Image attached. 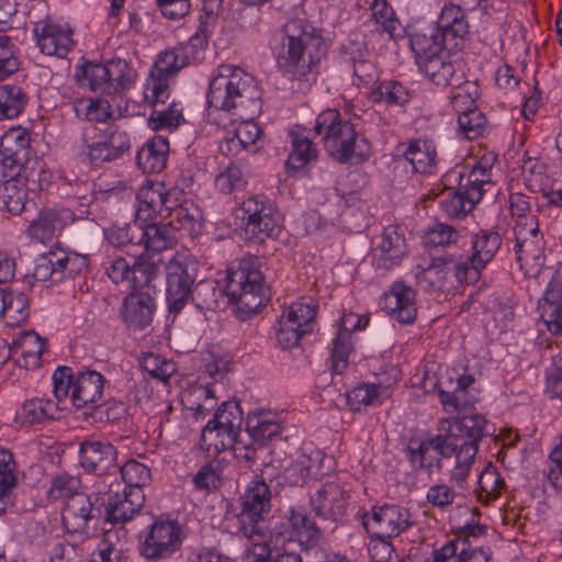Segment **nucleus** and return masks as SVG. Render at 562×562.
Wrapping results in <instances>:
<instances>
[{
	"label": "nucleus",
	"instance_id": "nucleus-1",
	"mask_svg": "<svg viewBox=\"0 0 562 562\" xmlns=\"http://www.w3.org/2000/svg\"><path fill=\"white\" fill-rule=\"evenodd\" d=\"M210 106L225 111L239 124L234 130L235 137L249 149L256 146L262 130L255 122L261 112V91L255 78L243 69L222 65L210 83L207 93Z\"/></svg>",
	"mask_w": 562,
	"mask_h": 562
},
{
	"label": "nucleus",
	"instance_id": "nucleus-2",
	"mask_svg": "<svg viewBox=\"0 0 562 562\" xmlns=\"http://www.w3.org/2000/svg\"><path fill=\"white\" fill-rule=\"evenodd\" d=\"M195 306L201 311H216L225 306L226 300L240 308L257 314L265 305L263 276L257 258H243L236 269H228L225 288L214 280L199 282L191 292Z\"/></svg>",
	"mask_w": 562,
	"mask_h": 562
},
{
	"label": "nucleus",
	"instance_id": "nucleus-3",
	"mask_svg": "<svg viewBox=\"0 0 562 562\" xmlns=\"http://www.w3.org/2000/svg\"><path fill=\"white\" fill-rule=\"evenodd\" d=\"M323 38L303 19L289 20L281 30L278 66L292 78L307 76L324 55Z\"/></svg>",
	"mask_w": 562,
	"mask_h": 562
},
{
	"label": "nucleus",
	"instance_id": "nucleus-4",
	"mask_svg": "<svg viewBox=\"0 0 562 562\" xmlns=\"http://www.w3.org/2000/svg\"><path fill=\"white\" fill-rule=\"evenodd\" d=\"M315 132L322 136L327 153L339 162H362L371 154L370 143L359 137L355 125L335 109L317 116Z\"/></svg>",
	"mask_w": 562,
	"mask_h": 562
},
{
	"label": "nucleus",
	"instance_id": "nucleus-5",
	"mask_svg": "<svg viewBox=\"0 0 562 562\" xmlns=\"http://www.w3.org/2000/svg\"><path fill=\"white\" fill-rule=\"evenodd\" d=\"M317 307L313 297H301L284 307L277 330V341L281 348L296 347L301 338L313 330Z\"/></svg>",
	"mask_w": 562,
	"mask_h": 562
},
{
	"label": "nucleus",
	"instance_id": "nucleus-6",
	"mask_svg": "<svg viewBox=\"0 0 562 562\" xmlns=\"http://www.w3.org/2000/svg\"><path fill=\"white\" fill-rule=\"evenodd\" d=\"M184 532L178 521L159 518L140 535L139 550L148 561L172 557L181 548Z\"/></svg>",
	"mask_w": 562,
	"mask_h": 562
},
{
	"label": "nucleus",
	"instance_id": "nucleus-7",
	"mask_svg": "<svg viewBox=\"0 0 562 562\" xmlns=\"http://www.w3.org/2000/svg\"><path fill=\"white\" fill-rule=\"evenodd\" d=\"M322 531L303 506H291L283 521L270 529V542L284 547L289 541H297L305 549L316 546Z\"/></svg>",
	"mask_w": 562,
	"mask_h": 562
},
{
	"label": "nucleus",
	"instance_id": "nucleus-8",
	"mask_svg": "<svg viewBox=\"0 0 562 562\" xmlns=\"http://www.w3.org/2000/svg\"><path fill=\"white\" fill-rule=\"evenodd\" d=\"M95 487L101 501L105 504L108 520L111 522H126L133 519L144 506V492L142 490L130 491L124 488L120 493L121 484L115 477H100Z\"/></svg>",
	"mask_w": 562,
	"mask_h": 562
},
{
	"label": "nucleus",
	"instance_id": "nucleus-9",
	"mask_svg": "<svg viewBox=\"0 0 562 562\" xmlns=\"http://www.w3.org/2000/svg\"><path fill=\"white\" fill-rule=\"evenodd\" d=\"M237 216L244 223L245 237L256 243L276 237L280 232L279 212L259 196H249L244 200L237 210Z\"/></svg>",
	"mask_w": 562,
	"mask_h": 562
},
{
	"label": "nucleus",
	"instance_id": "nucleus-10",
	"mask_svg": "<svg viewBox=\"0 0 562 562\" xmlns=\"http://www.w3.org/2000/svg\"><path fill=\"white\" fill-rule=\"evenodd\" d=\"M416 279L419 283H426L434 290H445L457 283L476 282V272L467 270L463 266L459 251L447 252L442 256L431 258L426 267H417Z\"/></svg>",
	"mask_w": 562,
	"mask_h": 562
},
{
	"label": "nucleus",
	"instance_id": "nucleus-11",
	"mask_svg": "<svg viewBox=\"0 0 562 562\" xmlns=\"http://www.w3.org/2000/svg\"><path fill=\"white\" fill-rule=\"evenodd\" d=\"M160 191L150 188H142L136 196L135 221L122 227H113L108 233V240L115 247L127 244L140 245V225L144 222L154 221L156 212L161 210L164 204Z\"/></svg>",
	"mask_w": 562,
	"mask_h": 562
},
{
	"label": "nucleus",
	"instance_id": "nucleus-12",
	"mask_svg": "<svg viewBox=\"0 0 562 562\" xmlns=\"http://www.w3.org/2000/svg\"><path fill=\"white\" fill-rule=\"evenodd\" d=\"M362 525L371 536L395 538L415 525L411 510L398 505L374 506L362 516Z\"/></svg>",
	"mask_w": 562,
	"mask_h": 562
},
{
	"label": "nucleus",
	"instance_id": "nucleus-13",
	"mask_svg": "<svg viewBox=\"0 0 562 562\" xmlns=\"http://www.w3.org/2000/svg\"><path fill=\"white\" fill-rule=\"evenodd\" d=\"M194 261L186 252H177L166 265L167 302L170 312L178 313L187 303L194 282Z\"/></svg>",
	"mask_w": 562,
	"mask_h": 562
},
{
	"label": "nucleus",
	"instance_id": "nucleus-14",
	"mask_svg": "<svg viewBox=\"0 0 562 562\" xmlns=\"http://www.w3.org/2000/svg\"><path fill=\"white\" fill-rule=\"evenodd\" d=\"M241 411L235 402H224L203 429V439L214 441L216 450L232 448L240 432Z\"/></svg>",
	"mask_w": 562,
	"mask_h": 562
},
{
	"label": "nucleus",
	"instance_id": "nucleus-15",
	"mask_svg": "<svg viewBox=\"0 0 562 562\" xmlns=\"http://www.w3.org/2000/svg\"><path fill=\"white\" fill-rule=\"evenodd\" d=\"M447 191L443 193L439 204L449 217L461 218L473 210L481 201V192L476 188H469L463 183V173L454 168L443 177Z\"/></svg>",
	"mask_w": 562,
	"mask_h": 562
},
{
	"label": "nucleus",
	"instance_id": "nucleus-16",
	"mask_svg": "<svg viewBox=\"0 0 562 562\" xmlns=\"http://www.w3.org/2000/svg\"><path fill=\"white\" fill-rule=\"evenodd\" d=\"M436 447L442 459V467L450 473V481L463 487L477 454V447L460 443L451 437H437Z\"/></svg>",
	"mask_w": 562,
	"mask_h": 562
},
{
	"label": "nucleus",
	"instance_id": "nucleus-17",
	"mask_svg": "<svg viewBox=\"0 0 562 562\" xmlns=\"http://www.w3.org/2000/svg\"><path fill=\"white\" fill-rule=\"evenodd\" d=\"M473 383L474 378L470 374L447 372V378L438 383L439 401L443 411L448 414L468 412L476 402L475 395L469 390Z\"/></svg>",
	"mask_w": 562,
	"mask_h": 562
},
{
	"label": "nucleus",
	"instance_id": "nucleus-18",
	"mask_svg": "<svg viewBox=\"0 0 562 562\" xmlns=\"http://www.w3.org/2000/svg\"><path fill=\"white\" fill-rule=\"evenodd\" d=\"M514 234V249L520 266L540 267L544 260V241L536 217L517 222Z\"/></svg>",
	"mask_w": 562,
	"mask_h": 562
},
{
	"label": "nucleus",
	"instance_id": "nucleus-19",
	"mask_svg": "<svg viewBox=\"0 0 562 562\" xmlns=\"http://www.w3.org/2000/svg\"><path fill=\"white\" fill-rule=\"evenodd\" d=\"M77 221L75 213L64 206L41 210L26 228L27 236L41 244H47L59 237L64 229Z\"/></svg>",
	"mask_w": 562,
	"mask_h": 562
},
{
	"label": "nucleus",
	"instance_id": "nucleus-20",
	"mask_svg": "<svg viewBox=\"0 0 562 562\" xmlns=\"http://www.w3.org/2000/svg\"><path fill=\"white\" fill-rule=\"evenodd\" d=\"M33 170L14 166L3 169L0 182V210L21 214L26 204L27 184Z\"/></svg>",
	"mask_w": 562,
	"mask_h": 562
},
{
	"label": "nucleus",
	"instance_id": "nucleus-21",
	"mask_svg": "<svg viewBox=\"0 0 562 562\" xmlns=\"http://www.w3.org/2000/svg\"><path fill=\"white\" fill-rule=\"evenodd\" d=\"M272 494L265 480L255 477L245 488L240 496L241 512L239 514L240 525H260L271 509Z\"/></svg>",
	"mask_w": 562,
	"mask_h": 562
},
{
	"label": "nucleus",
	"instance_id": "nucleus-22",
	"mask_svg": "<svg viewBox=\"0 0 562 562\" xmlns=\"http://www.w3.org/2000/svg\"><path fill=\"white\" fill-rule=\"evenodd\" d=\"M33 34L37 47L47 56L64 58L74 46L71 30L50 19L37 21L33 27Z\"/></svg>",
	"mask_w": 562,
	"mask_h": 562
},
{
	"label": "nucleus",
	"instance_id": "nucleus-23",
	"mask_svg": "<svg viewBox=\"0 0 562 562\" xmlns=\"http://www.w3.org/2000/svg\"><path fill=\"white\" fill-rule=\"evenodd\" d=\"M382 308L401 324H413L417 317L416 293L403 281L394 282L381 300Z\"/></svg>",
	"mask_w": 562,
	"mask_h": 562
},
{
	"label": "nucleus",
	"instance_id": "nucleus-24",
	"mask_svg": "<svg viewBox=\"0 0 562 562\" xmlns=\"http://www.w3.org/2000/svg\"><path fill=\"white\" fill-rule=\"evenodd\" d=\"M349 494L336 482L325 483L310 498L314 513L324 519L338 521L347 513Z\"/></svg>",
	"mask_w": 562,
	"mask_h": 562
},
{
	"label": "nucleus",
	"instance_id": "nucleus-25",
	"mask_svg": "<svg viewBox=\"0 0 562 562\" xmlns=\"http://www.w3.org/2000/svg\"><path fill=\"white\" fill-rule=\"evenodd\" d=\"M144 188H150L156 191H160L161 200L164 204L161 205V210L156 212V216L159 215L161 217H170L169 224L175 225L178 224L177 232L180 229H184L192 233H198L201 228V213L200 210L191 204H173L171 201V195L165 190L162 183H151L149 186H145Z\"/></svg>",
	"mask_w": 562,
	"mask_h": 562
},
{
	"label": "nucleus",
	"instance_id": "nucleus-26",
	"mask_svg": "<svg viewBox=\"0 0 562 562\" xmlns=\"http://www.w3.org/2000/svg\"><path fill=\"white\" fill-rule=\"evenodd\" d=\"M400 156L412 167V170L420 175H434L438 168V153L434 140L417 137L404 142L397 147Z\"/></svg>",
	"mask_w": 562,
	"mask_h": 562
},
{
	"label": "nucleus",
	"instance_id": "nucleus-27",
	"mask_svg": "<svg viewBox=\"0 0 562 562\" xmlns=\"http://www.w3.org/2000/svg\"><path fill=\"white\" fill-rule=\"evenodd\" d=\"M502 245V237L497 232L480 231L472 239V254L459 252L460 259L467 270L476 272V281L482 269L494 258Z\"/></svg>",
	"mask_w": 562,
	"mask_h": 562
},
{
	"label": "nucleus",
	"instance_id": "nucleus-28",
	"mask_svg": "<svg viewBox=\"0 0 562 562\" xmlns=\"http://www.w3.org/2000/svg\"><path fill=\"white\" fill-rule=\"evenodd\" d=\"M156 304L146 292H132L122 303L120 313L124 324L132 330H140L153 322Z\"/></svg>",
	"mask_w": 562,
	"mask_h": 562
},
{
	"label": "nucleus",
	"instance_id": "nucleus-29",
	"mask_svg": "<svg viewBox=\"0 0 562 562\" xmlns=\"http://www.w3.org/2000/svg\"><path fill=\"white\" fill-rule=\"evenodd\" d=\"M449 423V429L446 437H451L460 443H471L479 448V442L487 436L494 434V427L481 414H473L463 417H453Z\"/></svg>",
	"mask_w": 562,
	"mask_h": 562
},
{
	"label": "nucleus",
	"instance_id": "nucleus-30",
	"mask_svg": "<svg viewBox=\"0 0 562 562\" xmlns=\"http://www.w3.org/2000/svg\"><path fill=\"white\" fill-rule=\"evenodd\" d=\"M407 252L406 239L398 226H387L381 236L380 243L373 250V257L379 268L392 269L400 265Z\"/></svg>",
	"mask_w": 562,
	"mask_h": 562
},
{
	"label": "nucleus",
	"instance_id": "nucleus-31",
	"mask_svg": "<svg viewBox=\"0 0 562 562\" xmlns=\"http://www.w3.org/2000/svg\"><path fill=\"white\" fill-rule=\"evenodd\" d=\"M539 308L548 330L562 334V267L553 274Z\"/></svg>",
	"mask_w": 562,
	"mask_h": 562
},
{
	"label": "nucleus",
	"instance_id": "nucleus-32",
	"mask_svg": "<svg viewBox=\"0 0 562 562\" xmlns=\"http://www.w3.org/2000/svg\"><path fill=\"white\" fill-rule=\"evenodd\" d=\"M104 376L94 370H85L77 373L70 403L76 408L98 404L103 396Z\"/></svg>",
	"mask_w": 562,
	"mask_h": 562
},
{
	"label": "nucleus",
	"instance_id": "nucleus-33",
	"mask_svg": "<svg viewBox=\"0 0 562 562\" xmlns=\"http://www.w3.org/2000/svg\"><path fill=\"white\" fill-rule=\"evenodd\" d=\"M116 458L115 447L108 441H85L80 445V464L100 476L115 468Z\"/></svg>",
	"mask_w": 562,
	"mask_h": 562
},
{
	"label": "nucleus",
	"instance_id": "nucleus-34",
	"mask_svg": "<svg viewBox=\"0 0 562 562\" xmlns=\"http://www.w3.org/2000/svg\"><path fill=\"white\" fill-rule=\"evenodd\" d=\"M31 136L29 132L21 127H12L8 130L0 138V153L2 154L3 169L14 166L27 167L24 160L27 155Z\"/></svg>",
	"mask_w": 562,
	"mask_h": 562
},
{
	"label": "nucleus",
	"instance_id": "nucleus-35",
	"mask_svg": "<svg viewBox=\"0 0 562 562\" xmlns=\"http://www.w3.org/2000/svg\"><path fill=\"white\" fill-rule=\"evenodd\" d=\"M131 147L130 137L124 131H113L103 142L88 146V157L93 165L121 158Z\"/></svg>",
	"mask_w": 562,
	"mask_h": 562
},
{
	"label": "nucleus",
	"instance_id": "nucleus-36",
	"mask_svg": "<svg viewBox=\"0 0 562 562\" xmlns=\"http://www.w3.org/2000/svg\"><path fill=\"white\" fill-rule=\"evenodd\" d=\"M144 222L140 225V245H144L145 250L148 252L153 250L160 252L162 250L172 248L178 243L177 227L171 224H154Z\"/></svg>",
	"mask_w": 562,
	"mask_h": 562
},
{
	"label": "nucleus",
	"instance_id": "nucleus-37",
	"mask_svg": "<svg viewBox=\"0 0 562 562\" xmlns=\"http://www.w3.org/2000/svg\"><path fill=\"white\" fill-rule=\"evenodd\" d=\"M246 430L255 442L263 445L280 435L281 423L276 413L267 409H255L247 416Z\"/></svg>",
	"mask_w": 562,
	"mask_h": 562
},
{
	"label": "nucleus",
	"instance_id": "nucleus-38",
	"mask_svg": "<svg viewBox=\"0 0 562 562\" xmlns=\"http://www.w3.org/2000/svg\"><path fill=\"white\" fill-rule=\"evenodd\" d=\"M13 359L25 369H35L41 364L44 342L35 331H25L12 341Z\"/></svg>",
	"mask_w": 562,
	"mask_h": 562
},
{
	"label": "nucleus",
	"instance_id": "nucleus-39",
	"mask_svg": "<svg viewBox=\"0 0 562 562\" xmlns=\"http://www.w3.org/2000/svg\"><path fill=\"white\" fill-rule=\"evenodd\" d=\"M168 153V139L161 135L154 136L137 153L136 161L146 173L160 172L166 166Z\"/></svg>",
	"mask_w": 562,
	"mask_h": 562
},
{
	"label": "nucleus",
	"instance_id": "nucleus-40",
	"mask_svg": "<svg viewBox=\"0 0 562 562\" xmlns=\"http://www.w3.org/2000/svg\"><path fill=\"white\" fill-rule=\"evenodd\" d=\"M30 314L29 299L20 291L11 288L0 289V316L10 326L23 323Z\"/></svg>",
	"mask_w": 562,
	"mask_h": 562
},
{
	"label": "nucleus",
	"instance_id": "nucleus-41",
	"mask_svg": "<svg viewBox=\"0 0 562 562\" xmlns=\"http://www.w3.org/2000/svg\"><path fill=\"white\" fill-rule=\"evenodd\" d=\"M59 413V404H55L52 400L32 398L23 403L15 418L22 426H33L56 419Z\"/></svg>",
	"mask_w": 562,
	"mask_h": 562
},
{
	"label": "nucleus",
	"instance_id": "nucleus-42",
	"mask_svg": "<svg viewBox=\"0 0 562 562\" xmlns=\"http://www.w3.org/2000/svg\"><path fill=\"white\" fill-rule=\"evenodd\" d=\"M91 509L92 505L87 495H74L67 501L61 513L65 528L74 533L83 532L87 529L88 521L91 519Z\"/></svg>",
	"mask_w": 562,
	"mask_h": 562
},
{
	"label": "nucleus",
	"instance_id": "nucleus-43",
	"mask_svg": "<svg viewBox=\"0 0 562 562\" xmlns=\"http://www.w3.org/2000/svg\"><path fill=\"white\" fill-rule=\"evenodd\" d=\"M446 37L437 29L429 27L428 33L416 32L411 35L409 44L416 63L435 57L445 52Z\"/></svg>",
	"mask_w": 562,
	"mask_h": 562
},
{
	"label": "nucleus",
	"instance_id": "nucleus-44",
	"mask_svg": "<svg viewBox=\"0 0 562 562\" xmlns=\"http://www.w3.org/2000/svg\"><path fill=\"white\" fill-rule=\"evenodd\" d=\"M65 258L66 251L63 249L50 250L42 255L35 266L34 276L40 281L60 282L66 278Z\"/></svg>",
	"mask_w": 562,
	"mask_h": 562
},
{
	"label": "nucleus",
	"instance_id": "nucleus-45",
	"mask_svg": "<svg viewBox=\"0 0 562 562\" xmlns=\"http://www.w3.org/2000/svg\"><path fill=\"white\" fill-rule=\"evenodd\" d=\"M419 69L437 86H449L453 83L454 66L448 59L446 52L417 64Z\"/></svg>",
	"mask_w": 562,
	"mask_h": 562
},
{
	"label": "nucleus",
	"instance_id": "nucleus-46",
	"mask_svg": "<svg viewBox=\"0 0 562 562\" xmlns=\"http://www.w3.org/2000/svg\"><path fill=\"white\" fill-rule=\"evenodd\" d=\"M437 29L446 38L462 37L468 32V24L461 8L457 4H446L437 22Z\"/></svg>",
	"mask_w": 562,
	"mask_h": 562
},
{
	"label": "nucleus",
	"instance_id": "nucleus-47",
	"mask_svg": "<svg viewBox=\"0 0 562 562\" xmlns=\"http://www.w3.org/2000/svg\"><path fill=\"white\" fill-rule=\"evenodd\" d=\"M76 76L81 87L94 92L113 94V87H110L109 83L106 64L87 63Z\"/></svg>",
	"mask_w": 562,
	"mask_h": 562
},
{
	"label": "nucleus",
	"instance_id": "nucleus-48",
	"mask_svg": "<svg viewBox=\"0 0 562 562\" xmlns=\"http://www.w3.org/2000/svg\"><path fill=\"white\" fill-rule=\"evenodd\" d=\"M370 10L379 31L386 33L393 40L402 35V24L386 0H373Z\"/></svg>",
	"mask_w": 562,
	"mask_h": 562
},
{
	"label": "nucleus",
	"instance_id": "nucleus-49",
	"mask_svg": "<svg viewBox=\"0 0 562 562\" xmlns=\"http://www.w3.org/2000/svg\"><path fill=\"white\" fill-rule=\"evenodd\" d=\"M189 64L188 56L182 47H172L160 52L151 68L157 75L167 77L171 80L176 75Z\"/></svg>",
	"mask_w": 562,
	"mask_h": 562
},
{
	"label": "nucleus",
	"instance_id": "nucleus-50",
	"mask_svg": "<svg viewBox=\"0 0 562 562\" xmlns=\"http://www.w3.org/2000/svg\"><path fill=\"white\" fill-rule=\"evenodd\" d=\"M292 151L285 162L288 169L299 170L317 157V151L312 142L303 133L292 131Z\"/></svg>",
	"mask_w": 562,
	"mask_h": 562
},
{
	"label": "nucleus",
	"instance_id": "nucleus-51",
	"mask_svg": "<svg viewBox=\"0 0 562 562\" xmlns=\"http://www.w3.org/2000/svg\"><path fill=\"white\" fill-rule=\"evenodd\" d=\"M370 99L374 103L387 106H403L411 100L409 90L398 81H384L371 91Z\"/></svg>",
	"mask_w": 562,
	"mask_h": 562
},
{
	"label": "nucleus",
	"instance_id": "nucleus-52",
	"mask_svg": "<svg viewBox=\"0 0 562 562\" xmlns=\"http://www.w3.org/2000/svg\"><path fill=\"white\" fill-rule=\"evenodd\" d=\"M239 532L245 538L252 541V546L246 551V553L269 559L273 549L277 550L281 548L270 542V530H266L261 525L243 524L239 527Z\"/></svg>",
	"mask_w": 562,
	"mask_h": 562
},
{
	"label": "nucleus",
	"instance_id": "nucleus-53",
	"mask_svg": "<svg viewBox=\"0 0 562 562\" xmlns=\"http://www.w3.org/2000/svg\"><path fill=\"white\" fill-rule=\"evenodd\" d=\"M106 71L110 87H113V93H119L130 89L137 77L136 70L132 65L121 58H114L106 63Z\"/></svg>",
	"mask_w": 562,
	"mask_h": 562
},
{
	"label": "nucleus",
	"instance_id": "nucleus-54",
	"mask_svg": "<svg viewBox=\"0 0 562 562\" xmlns=\"http://www.w3.org/2000/svg\"><path fill=\"white\" fill-rule=\"evenodd\" d=\"M479 488L476 490L477 498L481 503L487 504L492 499L499 497L505 482L498 470L492 463H488L479 476Z\"/></svg>",
	"mask_w": 562,
	"mask_h": 562
},
{
	"label": "nucleus",
	"instance_id": "nucleus-55",
	"mask_svg": "<svg viewBox=\"0 0 562 562\" xmlns=\"http://www.w3.org/2000/svg\"><path fill=\"white\" fill-rule=\"evenodd\" d=\"M160 257L143 252L137 256L133 263L132 289H140L148 285L160 271Z\"/></svg>",
	"mask_w": 562,
	"mask_h": 562
},
{
	"label": "nucleus",
	"instance_id": "nucleus-56",
	"mask_svg": "<svg viewBox=\"0 0 562 562\" xmlns=\"http://www.w3.org/2000/svg\"><path fill=\"white\" fill-rule=\"evenodd\" d=\"M77 116L90 122H106L113 117V111L108 100L79 99L74 104Z\"/></svg>",
	"mask_w": 562,
	"mask_h": 562
},
{
	"label": "nucleus",
	"instance_id": "nucleus-57",
	"mask_svg": "<svg viewBox=\"0 0 562 562\" xmlns=\"http://www.w3.org/2000/svg\"><path fill=\"white\" fill-rule=\"evenodd\" d=\"M26 103L25 93L18 86H0V120L16 117Z\"/></svg>",
	"mask_w": 562,
	"mask_h": 562
},
{
	"label": "nucleus",
	"instance_id": "nucleus-58",
	"mask_svg": "<svg viewBox=\"0 0 562 562\" xmlns=\"http://www.w3.org/2000/svg\"><path fill=\"white\" fill-rule=\"evenodd\" d=\"M480 97L479 86L474 81H465L453 88L450 102L458 115L477 109L476 100Z\"/></svg>",
	"mask_w": 562,
	"mask_h": 562
},
{
	"label": "nucleus",
	"instance_id": "nucleus-59",
	"mask_svg": "<svg viewBox=\"0 0 562 562\" xmlns=\"http://www.w3.org/2000/svg\"><path fill=\"white\" fill-rule=\"evenodd\" d=\"M496 161V156L493 153L483 155L472 167L471 172L465 178V186L469 188H476L481 192V198L484 194V186L492 182V169ZM464 181V178H463Z\"/></svg>",
	"mask_w": 562,
	"mask_h": 562
},
{
	"label": "nucleus",
	"instance_id": "nucleus-60",
	"mask_svg": "<svg viewBox=\"0 0 562 562\" xmlns=\"http://www.w3.org/2000/svg\"><path fill=\"white\" fill-rule=\"evenodd\" d=\"M120 473L127 490H142L151 481L150 469L137 460H128L121 468Z\"/></svg>",
	"mask_w": 562,
	"mask_h": 562
},
{
	"label": "nucleus",
	"instance_id": "nucleus-61",
	"mask_svg": "<svg viewBox=\"0 0 562 562\" xmlns=\"http://www.w3.org/2000/svg\"><path fill=\"white\" fill-rule=\"evenodd\" d=\"M16 464L10 450L0 448V501H11V488L16 484Z\"/></svg>",
	"mask_w": 562,
	"mask_h": 562
},
{
	"label": "nucleus",
	"instance_id": "nucleus-62",
	"mask_svg": "<svg viewBox=\"0 0 562 562\" xmlns=\"http://www.w3.org/2000/svg\"><path fill=\"white\" fill-rule=\"evenodd\" d=\"M88 562H121V549L119 548L116 531L109 530L103 533Z\"/></svg>",
	"mask_w": 562,
	"mask_h": 562
},
{
	"label": "nucleus",
	"instance_id": "nucleus-63",
	"mask_svg": "<svg viewBox=\"0 0 562 562\" xmlns=\"http://www.w3.org/2000/svg\"><path fill=\"white\" fill-rule=\"evenodd\" d=\"M247 179L241 168L231 164L215 178V188L223 194H232L245 189Z\"/></svg>",
	"mask_w": 562,
	"mask_h": 562
},
{
	"label": "nucleus",
	"instance_id": "nucleus-64",
	"mask_svg": "<svg viewBox=\"0 0 562 562\" xmlns=\"http://www.w3.org/2000/svg\"><path fill=\"white\" fill-rule=\"evenodd\" d=\"M171 79L157 75L150 70L147 82L144 87V100L149 105L165 103L170 97Z\"/></svg>",
	"mask_w": 562,
	"mask_h": 562
}]
</instances>
